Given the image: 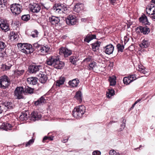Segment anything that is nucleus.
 I'll return each mask as SVG.
<instances>
[{"instance_id":"obj_29","label":"nucleus","mask_w":155,"mask_h":155,"mask_svg":"<svg viewBox=\"0 0 155 155\" xmlns=\"http://www.w3.org/2000/svg\"><path fill=\"white\" fill-rule=\"evenodd\" d=\"M116 77L115 76L109 77L108 80L110 82V85L112 86H115L116 83Z\"/></svg>"},{"instance_id":"obj_53","label":"nucleus","mask_w":155,"mask_h":155,"mask_svg":"<svg viewBox=\"0 0 155 155\" xmlns=\"http://www.w3.org/2000/svg\"><path fill=\"white\" fill-rule=\"evenodd\" d=\"M139 71L140 72L143 73L144 74H146L147 73V72L145 70V69L142 68H140Z\"/></svg>"},{"instance_id":"obj_30","label":"nucleus","mask_w":155,"mask_h":155,"mask_svg":"<svg viewBox=\"0 0 155 155\" xmlns=\"http://www.w3.org/2000/svg\"><path fill=\"white\" fill-rule=\"evenodd\" d=\"M78 57L76 55L71 56L70 57V62L74 65L77 64L76 62L78 61Z\"/></svg>"},{"instance_id":"obj_18","label":"nucleus","mask_w":155,"mask_h":155,"mask_svg":"<svg viewBox=\"0 0 155 155\" xmlns=\"http://www.w3.org/2000/svg\"><path fill=\"white\" fill-rule=\"evenodd\" d=\"M46 102V100L45 99L44 96H41L37 101H34L33 103L35 106H39L41 105H43Z\"/></svg>"},{"instance_id":"obj_39","label":"nucleus","mask_w":155,"mask_h":155,"mask_svg":"<svg viewBox=\"0 0 155 155\" xmlns=\"http://www.w3.org/2000/svg\"><path fill=\"white\" fill-rule=\"evenodd\" d=\"M21 19L24 21H28L30 18V16L29 14L24 15L21 16Z\"/></svg>"},{"instance_id":"obj_49","label":"nucleus","mask_w":155,"mask_h":155,"mask_svg":"<svg viewBox=\"0 0 155 155\" xmlns=\"http://www.w3.org/2000/svg\"><path fill=\"white\" fill-rule=\"evenodd\" d=\"M34 139H31L29 140V141L27 142L25 144V147H27L32 144L34 142Z\"/></svg>"},{"instance_id":"obj_27","label":"nucleus","mask_w":155,"mask_h":155,"mask_svg":"<svg viewBox=\"0 0 155 155\" xmlns=\"http://www.w3.org/2000/svg\"><path fill=\"white\" fill-rule=\"evenodd\" d=\"M96 38V35H90L88 34L84 38V41L88 43L91 40Z\"/></svg>"},{"instance_id":"obj_63","label":"nucleus","mask_w":155,"mask_h":155,"mask_svg":"<svg viewBox=\"0 0 155 155\" xmlns=\"http://www.w3.org/2000/svg\"><path fill=\"white\" fill-rule=\"evenodd\" d=\"M31 35L33 37V38H35V37H37V36L34 33V34H32Z\"/></svg>"},{"instance_id":"obj_58","label":"nucleus","mask_w":155,"mask_h":155,"mask_svg":"<svg viewBox=\"0 0 155 155\" xmlns=\"http://www.w3.org/2000/svg\"><path fill=\"white\" fill-rule=\"evenodd\" d=\"M6 64L8 66V69H10L11 67L12 66V64H11L10 63H9V62L7 63V64Z\"/></svg>"},{"instance_id":"obj_43","label":"nucleus","mask_w":155,"mask_h":155,"mask_svg":"<svg viewBox=\"0 0 155 155\" xmlns=\"http://www.w3.org/2000/svg\"><path fill=\"white\" fill-rule=\"evenodd\" d=\"M6 46L5 43L2 41H0V51L4 50Z\"/></svg>"},{"instance_id":"obj_42","label":"nucleus","mask_w":155,"mask_h":155,"mask_svg":"<svg viewBox=\"0 0 155 155\" xmlns=\"http://www.w3.org/2000/svg\"><path fill=\"white\" fill-rule=\"evenodd\" d=\"M41 45H39L37 43H35L33 45V48H34V51H38Z\"/></svg>"},{"instance_id":"obj_10","label":"nucleus","mask_w":155,"mask_h":155,"mask_svg":"<svg viewBox=\"0 0 155 155\" xmlns=\"http://www.w3.org/2000/svg\"><path fill=\"white\" fill-rule=\"evenodd\" d=\"M154 4H150L149 6V8H146V12L147 14L150 15V11L152 10L153 8H154V9L153 10V13H151L150 17L152 20L155 21V7H154Z\"/></svg>"},{"instance_id":"obj_55","label":"nucleus","mask_w":155,"mask_h":155,"mask_svg":"<svg viewBox=\"0 0 155 155\" xmlns=\"http://www.w3.org/2000/svg\"><path fill=\"white\" fill-rule=\"evenodd\" d=\"M117 0H109L110 3L112 5H114L115 3Z\"/></svg>"},{"instance_id":"obj_59","label":"nucleus","mask_w":155,"mask_h":155,"mask_svg":"<svg viewBox=\"0 0 155 155\" xmlns=\"http://www.w3.org/2000/svg\"><path fill=\"white\" fill-rule=\"evenodd\" d=\"M4 21H5L2 19L0 20V27H1V25Z\"/></svg>"},{"instance_id":"obj_61","label":"nucleus","mask_w":155,"mask_h":155,"mask_svg":"<svg viewBox=\"0 0 155 155\" xmlns=\"http://www.w3.org/2000/svg\"><path fill=\"white\" fill-rule=\"evenodd\" d=\"M81 21L82 22H85L87 21V19L85 18H82L81 19Z\"/></svg>"},{"instance_id":"obj_31","label":"nucleus","mask_w":155,"mask_h":155,"mask_svg":"<svg viewBox=\"0 0 155 155\" xmlns=\"http://www.w3.org/2000/svg\"><path fill=\"white\" fill-rule=\"evenodd\" d=\"M34 89L28 86H25L24 88L25 93L31 94L34 93Z\"/></svg>"},{"instance_id":"obj_37","label":"nucleus","mask_w":155,"mask_h":155,"mask_svg":"<svg viewBox=\"0 0 155 155\" xmlns=\"http://www.w3.org/2000/svg\"><path fill=\"white\" fill-rule=\"evenodd\" d=\"M123 81L124 83L125 84L128 85L130 83L132 82V81L131 80L130 78L129 77H126L124 78L123 79Z\"/></svg>"},{"instance_id":"obj_40","label":"nucleus","mask_w":155,"mask_h":155,"mask_svg":"<svg viewBox=\"0 0 155 155\" xmlns=\"http://www.w3.org/2000/svg\"><path fill=\"white\" fill-rule=\"evenodd\" d=\"M117 48L118 50V51H120L123 52V49L124 47V45H121L120 44H118L117 45Z\"/></svg>"},{"instance_id":"obj_56","label":"nucleus","mask_w":155,"mask_h":155,"mask_svg":"<svg viewBox=\"0 0 155 155\" xmlns=\"http://www.w3.org/2000/svg\"><path fill=\"white\" fill-rule=\"evenodd\" d=\"M18 35L16 34H15L14 35L13 37L12 38L14 40H17L18 39Z\"/></svg>"},{"instance_id":"obj_2","label":"nucleus","mask_w":155,"mask_h":155,"mask_svg":"<svg viewBox=\"0 0 155 155\" xmlns=\"http://www.w3.org/2000/svg\"><path fill=\"white\" fill-rule=\"evenodd\" d=\"M85 107L84 105L75 107L72 112V115L74 117L80 119L81 118L85 112Z\"/></svg>"},{"instance_id":"obj_57","label":"nucleus","mask_w":155,"mask_h":155,"mask_svg":"<svg viewBox=\"0 0 155 155\" xmlns=\"http://www.w3.org/2000/svg\"><path fill=\"white\" fill-rule=\"evenodd\" d=\"M15 34V32L14 31L11 32V33L10 34V36L11 39L13 37L14 35Z\"/></svg>"},{"instance_id":"obj_7","label":"nucleus","mask_w":155,"mask_h":155,"mask_svg":"<svg viewBox=\"0 0 155 155\" xmlns=\"http://www.w3.org/2000/svg\"><path fill=\"white\" fill-rule=\"evenodd\" d=\"M59 54L63 55L64 57L67 58L72 54V51L64 47H61L59 49Z\"/></svg>"},{"instance_id":"obj_22","label":"nucleus","mask_w":155,"mask_h":155,"mask_svg":"<svg viewBox=\"0 0 155 155\" xmlns=\"http://www.w3.org/2000/svg\"><path fill=\"white\" fill-rule=\"evenodd\" d=\"M83 4L82 3H78L76 4L74 7V10L77 12H79L83 9Z\"/></svg>"},{"instance_id":"obj_11","label":"nucleus","mask_w":155,"mask_h":155,"mask_svg":"<svg viewBox=\"0 0 155 155\" xmlns=\"http://www.w3.org/2000/svg\"><path fill=\"white\" fill-rule=\"evenodd\" d=\"M41 117V115L40 113H38L37 111H33L30 115L29 118L31 120L35 121L39 120Z\"/></svg>"},{"instance_id":"obj_24","label":"nucleus","mask_w":155,"mask_h":155,"mask_svg":"<svg viewBox=\"0 0 155 155\" xmlns=\"http://www.w3.org/2000/svg\"><path fill=\"white\" fill-rule=\"evenodd\" d=\"M80 81L78 78L74 79L68 82L69 85L71 87H76L78 86Z\"/></svg>"},{"instance_id":"obj_13","label":"nucleus","mask_w":155,"mask_h":155,"mask_svg":"<svg viewBox=\"0 0 155 155\" xmlns=\"http://www.w3.org/2000/svg\"><path fill=\"white\" fill-rule=\"evenodd\" d=\"M136 31L139 30L140 32L139 31L137 32H140L144 35L148 34L150 31V28L147 26H139L136 28Z\"/></svg>"},{"instance_id":"obj_52","label":"nucleus","mask_w":155,"mask_h":155,"mask_svg":"<svg viewBox=\"0 0 155 155\" xmlns=\"http://www.w3.org/2000/svg\"><path fill=\"white\" fill-rule=\"evenodd\" d=\"M101 154V152L100 151L98 150L94 151L92 153L93 155H100Z\"/></svg>"},{"instance_id":"obj_64","label":"nucleus","mask_w":155,"mask_h":155,"mask_svg":"<svg viewBox=\"0 0 155 155\" xmlns=\"http://www.w3.org/2000/svg\"><path fill=\"white\" fill-rule=\"evenodd\" d=\"M114 65V62H110V64L109 66L111 67H113Z\"/></svg>"},{"instance_id":"obj_46","label":"nucleus","mask_w":155,"mask_h":155,"mask_svg":"<svg viewBox=\"0 0 155 155\" xmlns=\"http://www.w3.org/2000/svg\"><path fill=\"white\" fill-rule=\"evenodd\" d=\"M122 119H123V123L120 125L121 128L120 129V131H122L124 129L125 126L126 120L123 117H122Z\"/></svg>"},{"instance_id":"obj_54","label":"nucleus","mask_w":155,"mask_h":155,"mask_svg":"<svg viewBox=\"0 0 155 155\" xmlns=\"http://www.w3.org/2000/svg\"><path fill=\"white\" fill-rule=\"evenodd\" d=\"M25 43H18V48H23L24 47Z\"/></svg>"},{"instance_id":"obj_21","label":"nucleus","mask_w":155,"mask_h":155,"mask_svg":"<svg viewBox=\"0 0 155 155\" xmlns=\"http://www.w3.org/2000/svg\"><path fill=\"white\" fill-rule=\"evenodd\" d=\"M49 49L50 48L47 45L44 46L41 45L38 51L42 53L43 54H45L48 53Z\"/></svg>"},{"instance_id":"obj_34","label":"nucleus","mask_w":155,"mask_h":155,"mask_svg":"<svg viewBox=\"0 0 155 155\" xmlns=\"http://www.w3.org/2000/svg\"><path fill=\"white\" fill-rule=\"evenodd\" d=\"M108 91L107 92L106 95L107 97L110 98L112 96H114L115 94L114 90L113 89H109Z\"/></svg>"},{"instance_id":"obj_33","label":"nucleus","mask_w":155,"mask_h":155,"mask_svg":"<svg viewBox=\"0 0 155 155\" xmlns=\"http://www.w3.org/2000/svg\"><path fill=\"white\" fill-rule=\"evenodd\" d=\"M150 44L148 41L143 40L142 41V43L139 45L141 48H147L150 46Z\"/></svg>"},{"instance_id":"obj_8","label":"nucleus","mask_w":155,"mask_h":155,"mask_svg":"<svg viewBox=\"0 0 155 155\" xmlns=\"http://www.w3.org/2000/svg\"><path fill=\"white\" fill-rule=\"evenodd\" d=\"M29 6L31 11L34 13H38L41 9V6L38 3L35 2L31 3Z\"/></svg>"},{"instance_id":"obj_15","label":"nucleus","mask_w":155,"mask_h":155,"mask_svg":"<svg viewBox=\"0 0 155 155\" xmlns=\"http://www.w3.org/2000/svg\"><path fill=\"white\" fill-rule=\"evenodd\" d=\"M41 67V65H31L28 67V71L31 73H35L39 71Z\"/></svg>"},{"instance_id":"obj_5","label":"nucleus","mask_w":155,"mask_h":155,"mask_svg":"<svg viewBox=\"0 0 155 155\" xmlns=\"http://www.w3.org/2000/svg\"><path fill=\"white\" fill-rule=\"evenodd\" d=\"M23 93H25L24 88L22 86L17 87L14 91L15 95L18 99H23L24 98Z\"/></svg>"},{"instance_id":"obj_12","label":"nucleus","mask_w":155,"mask_h":155,"mask_svg":"<svg viewBox=\"0 0 155 155\" xmlns=\"http://www.w3.org/2000/svg\"><path fill=\"white\" fill-rule=\"evenodd\" d=\"M1 105L6 108L7 110H9L13 109L15 107L14 104L12 102L8 101H3Z\"/></svg>"},{"instance_id":"obj_38","label":"nucleus","mask_w":155,"mask_h":155,"mask_svg":"<svg viewBox=\"0 0 155 155\" xmlns=\"http://www.w3.org/2000/svg\"><path fill=\"white\" fill-rule=\"evenodd\" d=\"M96 66V63L94 61H93L89 64L88 68H89L88 69L89 70H93L94 68H95Z\"/></svg>"},{"instance_id":"obj_44","label":"nucleus","mask_w":155,"mask_h":155,"mask_svg":"<svg viewBox=\"0 0 155 155\" xmlns=\"http://www.w3.org/2000/svg\"><path fill=\"white\" fill-rule=\"evenodd\" d=\"M25 71L24 70H16L15 72V73L18 76H20L23 74L24 73Z\"/></svg>"},{"instance_id":"obj_36","label":"nucleus","mask_w":155,"mask_h":155,"mask_svg":"<svg viewBox=\"0 0 155 155\" xmlns=\"http://www.w3.org/2000/svg\"><path fill=\"white\" fill-rule=\"evenodd\" d=\"M65 81V78L64 77H61L59 81L56 82V85L57 86L60 87V85L63 84Z\"/></svg>"},{"instance_id":"obj_28","label":"nucleus","mask_w":155,"mask_h":155,"mask_svg":"<svg viewBox=\"0 0 155 155\" xmlns=\"http://www.w3.org/2000/svg\"><path fill=\"white\" fill-rule=\"evenodd\" d=\"M101 43V42L97 41L95 43L91 44V45L92 46V50L94 52L96 51L97 50L99 49Z\"/></svg>"},{"instance_id":"obj_60","label":"nucleus","mask_w":155,"mask_h":155,"mask_svg":"<svg viewBox=\"0 0 155 155\" xmlns=\"http://www.w3.org/2000/svg\"><path fill=\"white\" fill-rule=\"evenodd\" d=\"M34 32L35 34L38 36V31L37 30H35L34 31Z\"/></svg>"},{"instance_id":"obj_20","label":"nucleus","mask_w":155,"mask_h":155,"mask_svg":"<svg viewBox=\"0 0 155 155\" xmlns=\"http://www.w3.org/2000/svg\"><path fill=\"white\" fill-rule=\"evenodd\" d=\"M30 117V114H29V111H22L21 113L19 118L21 120H27Z\"/></svg>"},{"instance_id":"obj_1","label":"nucleus","mask_w":155,"mask_h":155,"mask_svg":"<svg viewBox=\"0 0 155 155\" xmlns=\"http://www.w3.org/2000/svg\"><path fill=\"white\" fill-rule=\"evenodd\" d=\"M46 63L47 64L57 69L63 68L65 65L64 62L60 61L59 58L56 56L49 57L47 59Z\"/></svg>"},{"instance_id":"obj_19","label":"nucleus","mask_w":155,"mask_h":155,"mask_svg":"<svg viewBox=\"0 0 155 155\" xmlns=\"http://www.w3.org/2000/svg\"><path fill=\"white\" fill-rule=\"evenodd\" d=\"M61 3H56L53 5L52 9L56 13H61Z\"/></svg>"},{"instance_id":"obj_25","label":"nucleus","mask_w":155,"mask_h":155,"mask_svg":"<svg viewBox=\"0 0 155 155\" xmlns=\"http://www.w3.org/2000/svg\"><path fill=\"white\" fill-rule=\"evenodd\" d=\"M139 20L140 22L144 24L145 25H149L150 24L148 21L147 17L144 14L139 18Z\"/></svg>"},{"instance_id":"obj_51","label":"nucleus","mask_w":155,"mask_h":155,"mask_svg":"<svg viewBox=\"0 0 155 155\" xmlns=\"http://www.w3.org/2000/svg\"><path fill=\"white\" fill-rule=\"evenodd\" d=\"M1 69H2L3 71L7 70L9 69H8V66L5 64L2 65V66L1 67Z\"/></svg>"},{"instance_id":"obj_26","label":"nucleus","mask_w":155,"mask_h":155,"mask_svg":"<svg viewBox=\"0 0 155 155\" xmlns=\"http://www.w3.org/2000/svg\"><path fill=\"white\" fill-rule=\"evenodd\" d=\"M12 127V125L7 123H3L2 125L0 127V129L3 130L8 131L11 130V128Z\"/></svg>"},{"instance_id":"obj_17","label":"nucleus","mask_w":155,"mask_h":155,"mask_svg":"<svg viewBox=\"0 0 155 155\" xmlns=\"http://www.w3.org/2000/svg\"><path fill=\"white\" fill-rule=\"evenodd\" d=\"M49 21L52 25H55L60 21V19L58 17L51 15L49 17Z\"/></svg>"},{"instance_id":"obj_23","label":"nucleus","mask_w":155,"mask_h":155,"mask_svg":"<svg viewBox=\"0 0 155 155\" xmlns=\"http://www.w3.org/2000/svg\"><path fill=\"white\" fill-rule=\"evenodd\" d=\"M38 78L35 77H30L27 78V81L29 84L35 85L37 83Z\"/></svg>"},{"instance_id":"obj_48","label":"nucleus","mask_w":155,"mask_h":155,"mask_svg":"<svg viewBox=\"0 0 155 155\" xmlns=\"http://www.w3.org/2000/svg\"><path fill=\"white\" fill-rule=\"evenodd\" d=\"M109 153V155H120L118 153H117L114 150H110Z\"/></svg>"},{"instance_id":"obj_47","label":"nucleus","mask_w":155,"mask_h":155,"mask_svg":"<svg viewBox=\"0 0 155 155\" xmlns=\"http://www.w3.org/2000/svg\"><path fill=\"white\" fill-rule=\"evenodd\" d=\"M137 75L134 74L130 75L128 76V77H129L130 79L132 81V82L136 80L137 78L136 77Z\"/></svg>"},{"instance_id":"obj_14","label":"nucleus","mask_w":155,"mask_h":155,"mask_svg":"<svg viewBox=\"0 0 155 155\" xmlns=\"http://www.w3.org/2000/svg\"><path fill=\"white\" fill-rule=\"evenodd\" d=\"M114 49V46L111 44L107 45L104 47L103 49L105 53L109 55L113 53Z\"/></svg>"},{"instance_id":"obj_62","label":"nucleus","mask_w":155,"mask_h":155,"mask_svg":"<svg viewBox=\"0 0 155 155\" xmlns=\"http://www.w3.org/2000/svg\"><path fill=\"white\" fill-rule=\"evenodd\" d=\"M136 104L135 102L132 105V107L130 108V109H132L133 108H134V107L135 105Z\"/></svg>"},{"instance_id":"obj_16","label":"nucleus","mask_w":155,"mask_h":155,"mask_svg":"<svg viewBox=\"0 0 155 155\" xmlns=\"http://www.w3.org/2000/svg\"><path fill=\"white\" fill-rule=\"evenodd\" d=\"M37 76L38 77V79L41 83H45L48 79L46 75L43 72L40 73L39 74L37 75Z\"/></svg>"},{"instance_id":"obj_6","label":"nucleus","mask_w":155,"mask_h":155,"mask_svg":"<svg viewBox=\"0 0 155 155\" xmlns=\"http://www.w3.org/2000/svg\"><path fill=\"white\" fill-rule=\"evenodd\" d=\"M66 24L69 25H76L78 22V18L75 15H69L65 19Z\"/></svg>"},{"instance_id":"obj_50","label":"nucleus","mask_w":155,"mask_h":155,"mask_svg":"<svg viewBox=\"0 0 155 155\" xmlns=\"http://www.w3.org/2000/svg\"><path fill=\"white\" fill-rule=\"evenodd\" d=\"M92 56H89L88 57L85 58L83 61V62H87L90 61L92 58Z\"/></svg>"},{"instance_id":"obj_4","label":"nucleus","mask_w":155,"mask_h":155,"mask_svg":"<svg viewBox=\"0 0 155 155\" xmlns=\"http://www.w3.org/2000/svg\"><path fill=\"white\" fill-rule=\"evenodd\" d=\"M10 79L6 75L1 76L0 78V88H6L10 84Z\"/></svg>"},{"instance_id":"obj_9","label":"nucleus","mask_w":155,"mask_h":155,"mask_svg":"<svg viewBox=\"0 0 155 155\" xmlns=\"http://www.w3.org/2000/svg\"><path fill=\"white\" fill-rule=\"evenodd\" d=\"M24 48L22 49V51L27 54L32 53L34 51V48H32V45L28 43H25Z\"/></svg>"},{"instance_id":"obj_32","label":"nucleus","mask_w":155,"mask_h":155,"mask_svg":"<svg viewBox=\"0 0 155 155\" xmlns=\"http://www.w3.org/2000/svg\"><path fill=\"white\" fill-rule=\"evenodd\" d=\"M74 97L76 98L79 102H81L82 101V94L81 91H78L76 92Z\"/></svg>"},{"instance_id":"obj_45","label":"nucleus","mask_w":155,"mask_h":155,"mask_svg":"<svg viewBox=\"0 0 155 155\" xmlns=\"http://www.w3.org/2000/svg\"><path fill=\"white\" fill-rule=\"evenodd\" d=\"M61 12H64V11L67 10L68 8L66 5L61 3Z\"/></svg>"},{"instance_id":"obj_41","label":"nucleus","mask_w":155,"mask_h":155,"mask_svg":"<svg viewBox=\"0 0 155 155\" xmlns=\"http://www.w3.org/2000/svg\"><path fill=\"white\" fill-rule=\"evenodd\" d=\"M54 136H45L43 140V142H46V141L47 140H53V138Z\"/></svg>"},{"instance_id":"obj_35","label":"nucleus","mask_w":155,"mask_h":155,"mask_svg":"<svg viewBox=\"0 0 155 155\" xmlns=\"http://www.w3.org/2000/svg\"><path fill=\"white\" fill-rule=\"evenodd\" d=\"M9 24L6 22L4 21L1 25V28L2 30H4L5 32L8 31L9 29Z\"/></svg>"},{"instance_id":"obj_3","label":"nucleus","mask_w":155,"mask_h":155,"mask_svg":"<svg viewBox=\"0 0 155 155\" xmlns=\"http://www.w3.org/2000/svg\"><path fill=\"white\" fill-rule=\"evenodd\" d=\"M10 9L13 15L16 16L19 14L22 11V7L20 4L14 3L11 5Z\"/></svg>"}]
</instances>
